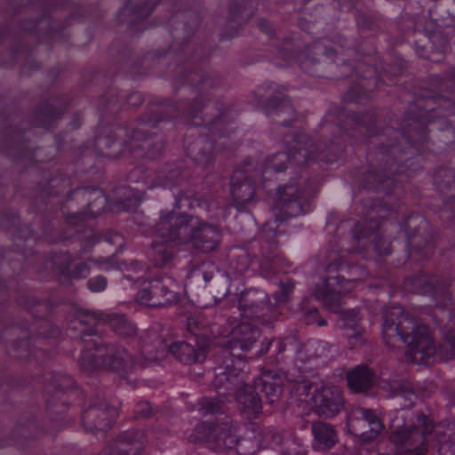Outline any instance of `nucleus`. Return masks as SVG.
<instances>
[{"label":"nucleus","instance_id":"obj_1","mask_svg":"<svg viewBox=\"0 0 455 455\" xmlns=\"http://www.w3.org/2000/svg\"><path fill=\"white\" fill-rule=\"evenodd\" d=\"M156 235L165 243L192 242L196 248L205 252L213 251L220 239L216 226L204 223L197 217L174 212L161 216L156 226Z\"/></svg>","mask_w":455,"mask_h":455},{"label":"nucleus","instance_id":"obj_2","mask_svg":"<svg viewBox=\"0 0 455 455\" xmlns=\"http://www.w3.org/2000/svg\"><path fill=\"white\" fill-rule=\"evenodd\" d=\"M383 333L385 337L398 335L412 352L423 357L431 356L435 352L428 328L418 323L400 307H393L386 313Z\"/></svg>","mask_w":455,"mask_h":455},{"label":"nucleus","instance_id":"obj_3","mask_svg":"<svg viewBox=\"0 0 455 455\" xmlns=\"http://www.w3.org/2000/svg\"><path fill=\"white\" fill-rule=\"evenodd\" d=\"M135 368L133 356L124 347L87 340V371L106 370L125 377Z\"/></svg>","mask_w":455,"mask_h":455},{"label":"nucleus","instance_id":"obj_4","mask_svg":"<svg viewBox=\"0 0 455 455\" xmlns=\"http://www.w3.org/2000/svg\"><path fill=\"white\" fill-rule=\"evenodd\" d=\"M435 428L432 419L419 414L412 425L395 432V442L406 455H426Z\"/></svg>","mask_w":455,"mask_h":455},{"label":"nucleus","instance_id":"obj_5","mask_svg":"<svg viewBox=\"0 0 455 455\" xmlns=\"http://www.w3.org/2000/svg\"><path fill=\"white\" fill-rule=\"evenodd\" d=\"M299 389L301 395H309L312 389L311 384L303 383ZM315 411L325 418H332L342 410L344 400L341 390L336 386H319L314 388L310 399Z\"/></svg>","mask_w":455,"mask_h":455},{"label":"nucleus","instance_id":"obj_6","mask_svg":"<svg viewBox=\"0 0 455 455\" xmlns=\"http://www.w3.org/2000/svg\"><path fill=\"white\" fill-rule=\"evenodd\" d=\"M175 283L170 278H156L143 283L138 291L137 301L147 307H165L178 300L173 290Z\"/></svg>","mask_w":455,"mask_h":455},{"label":"nucleus","instance_id":"obj_7","mask_svg":"<svg viewBox=\"0 0 455 455\" xmlns=\"http://www.w3.org/2000/svg\"><path fill=\"white\" fill-rule=\"evenodd\" d=\"M312 148L311 139L306 134H300L293 141L288 154L278 153L267 160L264 172H281L286 168L287 161L295 164H304L308 158H311Z\"/></svg>","mask_w":455,"mask_h":455},{"label":"nucleus","instance_id":"obj_8","mask_svg":"<svg viewBox=\"0 0 455 455\" xmlns=\"http://www.w3.org/2000/svg\"><path fill=\"white\" fill-rule=\"evenodd\" d=\"M349 426L355 430H363L360 435L367 440L375 438L384 428L381 419L371 409L354 408L348 418Z\"/></svg>","mask_w":455,"mask_h":455},{"label":"nucleus","instance_id":"obj_9","mask_svg":"<svg viewBox=\"0 0 455 455\" xmlns=\"http://www.w3.org/2000/svg\"><path fill=\"white\" fill-rule=\"evenodd\" d=\"M301 195V191L294 184L278 188L276 206L273 209V214L276 221L285 220L299 212L300 205L298 201Z\"/></svg>","mask_w":455,"mask_h":455},{"label":"nucleus","instance_id":"obj_10","mask_svg":"<svg viewBox=\"0 0 455 455\" xmlns=\"http://www.w3.org/2000/svg\"><path fill=\"white\" fill-rule=\"evenodd\" d=\"M358 282L346 280L343 276L328 277L326 290L315 291V297L321 300L330 310L336 311L339 307V293H347L355 289Z\"/></svg>","mask_w":455,"mask_h":455},{"label":"nucleus","instance_id":"obj_11","mask_svg":"<svg viewBox=\"0 0 455 455\" xmlns=\"http://www.w3.org/2000/svg\"><path fill=\"white\" fill-rule=\"evenodd\" d=\"M259 336V331L251 323L245 322L241 323L231 331V339L228 341L230 353L234 356L241 357L240 354H235V350L239 348L243 352L249 351Z\"/></svg>","mask_w":455,"mask_h":455},{"label":"nucleus","instance_id":"obj_12","mask_svg":"<svg viewBox=\"0 0 455 455\" xmlns=\"http://www.w3.org/2000/svg\"><path fill=\"white\" fill-rule=\"evenodd\" d=\"M143 448V435L136 431H130L116 440L105 452L107 455H140Z\"/></svg>","mask_w":455,"mask_h":455},{"label":"nucleus","instance_id":"obj_13","mask_svg":"<svg viewBox=\"0 0 455 455\" xmlns=\"http://www.w3.org/2000/svg\"><path fill=\"white\" fill-rule=\"evenodd\" d=\"M236 400L242 413L248 419L257 417L262 410L261 400L251 386L240 387Z\"/></svg>","mask_w":455,"mask_h":455},{"label":"nucleus","instance_id":"obj_14","mask_svg":"<svg viewBox=\"0 0 455 455\" xmlns=\"http://www.w3.org/2000/svg\"><path fill=\"white\" fill-rule=\"evenodd\" d=\"M311 429L314 436L312 446L315 450L326 451L336 444L338 436L333 426L323 421H315L312 424Z\"/></svg>","mask_w":455,"mask_h":455},{"label":"nucleus","instance_id":"obj_15","mask_svg":"<svg viewBox=\"0 0 455 455\" xmlns=\"http://www.w3.org/2000/svg\"><path fill=\"white\" fill-rule=\"evenodd\" d=\"M237 444L235 427L229 423H221L214 426L212 431V449L216 451L231 450Z\"/></svg>","mask_w":455,"mask_h":455},{"label":"nucleus","instance_id":"obj_16","mask_svg":"<svg viewBox=\"0 0 455 455\" xmlns=\"http://www.w3.org/2000/svg\"><path fill=\"white\" fill-rule=\"evenodd\" d=\"M256 387L264 393L269 403H274L282 395L283 378L273 371L265 372L256 383Z\"/></svg>","mask_w":455,"mask_h":455},{"label":"nucleus","instance_id":"obj_17","mask_svg":"<svg viewBox=\"0 0 455 455\" xmlns=\"http://www.w3.org/2000/svg\"><path fill=\"white\" fill-rule=\"evenodd\" d=\"M347 383L354 392H363L369 389L374 383V375L364 365H358L347 373Z\"/></svg>","mask_w":455,"mask_h":455},{"label":"nucleus","instance_id":"obj_18","mask_svg":"<svg viewBox=\"0 0 455 455\" xmlns=\"http://www.w3.org/2000/svg\"><path fill=\"white\" fill-rule=\"evenodd\" d=\"M435 438L438 442L437 455H455V425H437Z\"/></svg>","mask_w":455,"mask_h":455},{"label":"nucleus","instance_id":"obj_19","mask_svg":"<svg viewBox=\"0 0 455 455\" xmlns=\"http://www.w3.org/2000/svg\"><path fill=\"white\" fill-rule=\"evenodd\" d=\"M169 349L179 361L185 364L195 363L204 358V351H197L186 342L172 343Z\"/></svg>","mask_w":455,"mask_h":455},{"label":"nucleus","instance_id":"obj_20","mask_svg":"<svg viewBox=\"0 0 455 455\" xmlns=\"http://www.w3.org/2000/svg\"><path fill=\"white\" fill-rule=\"evenodd\" d=\"M243 372L236 367L227 366L225 371L216 373L214 386L217 388L224 387L226 390H234L243 381Z\"/></svg>","mask_w":455,"mask_h":455},{"label":"nucleus","instance_id":"obj_21","mask_svg":"<svg viewBox=\"0 0 455 455\" xmlns=\"http://www.w3.org/2000/svg\"><path fill=\"white\" fill-rule=\"evenodd\" d=\"M90 416L96 418L95 427L105 431L109 428L118 416V411L114 407L101 405L100 408H90Z\"/></svg>","mask_w":455,"mask_h":455},{"label":"nucleus","instance_id":"obj_22","mask_svg":"<svg viewBox=\"0 0 455 455\" xmlns=\"http://www.w3.org/2000/svg\"><path fill=\"white\" fill-rule=\"evenodd\" d=\"M107 199L103 193L94 188H87V216L96 217L105 211Z\"/></svg>","mask_w":455,"mask_h":455},{"label":"nucleus","instance_id":"obj_23","mask_svg":"<svg viewBox=\"0 0 455 455\" xmlns=\"http://www.w3.org/2000/svg\"><path fill=\"white\" fill-rule=\"evenodd\" d=\"M108 326L119 336L132 337L136 334V327L124 315L109 314Z\"/></svg>","mask_w":455,"mask_h":455},{"label":"nucleus","instance_id":"obj_24","mask_svg":"<svg viewBox=\"0 0 455 455\" xmlns=\"http://www.w3.org/2000/svg\"><path fill=\"white\" fill-rule=\"evenodd\" d=\"M344 321L346 326L353 332L348 333L349 345L351 347H355L363 344V339L362 337V331L356 326L358 321V313L355 310H350L346 313Z\"/></svg>","mask_w":455,"mask_h":455},{"label":"nucleus","instance_id":"obj_25","mask_svg":"<svg viewBox=\"0 0 455 455\" xmlns=\"http://www.w3.org/2000/svg\"><path fill=\"white\" fill-rule=\"evenodd\" d=\"M109 314L98 310H87V334L98 333L108 325Z\"/></svg>","mask_w":455,"mask_h":455},{"label":"nucleus","instance_id":"obj_26","mask_svg":"<svg viewBox=\"0 0 455 455\" xmlns=\"http://www.w3.org/2000/svg\"><path fill=\"white\" fill-rule=\"evenodd\" d=\"M213 429L214 426L202 422L196 427L188 439L192 443L207 442L212 446Z\"/></svg>","mask_w":455,"mask_h":455},{"label":"nucleus","instance_id":"obj_27","mask_svg":"<svg viewBox=\"0 0 455 455\" xmlns=\"http://www.w3.org/2000/svg\"><path fill=\"white\" fill-rule=\"evenodd\" d=\"M178 175L179 173L177 171L164 168L156 174L149 187L152 188L157 187H169L176 182Z\"/></svg>","mask_w":455,"mask_h":455},{"label":"nucleus","instance_id":"obj_28","mask_svg":"<svg viewBox=\"0 0 455 455\" xmlns=\"http://www.w3.org/2000/svg\"><path fill=\"white\" fill-rule=\"evenodd\" d=\"M427 282V276L421 275L414 280L407 279L404 282V287L408 291L414 293H427L432 292L433 287L431 284H423Z\"/></svg>","mask_w":455,"mask_h":455},{"label":"nucleus","instance_id":"obj_29","mask_svg":"<svg viewBox=\"0 0 455 455\" xmlns=\"http://www.w3.org/2000/svg\"><path fill=\"white\" fill-rule=\"evenodd\" d=\"M293 114V108L288 100H272L268 105V115L281 116Z\"/></svg>","mask_w":455,"mask_h":455},{"label":"nucleus","instance_id":"obj_30","mask_svg":"<svg viewBox=\"0 0 455 455\" xmlns=\"http://www.w3.org/2000/svg\"><path fill=\"white\" fill-rule=\"evenodd\" d=\"M221 402L219 399L205 398L201 402V408L205 413L219 412L221 409Z\"/></svg>","mask_w":455,"mask_h":455},{"label":"nucleus","instance_id":"obj_31","mask_svg":"<svg viewBox=\"0 0 455 455\" xmlns=\"http://www.w3.org/2000/svg\"><path fill=\"white\" fill-rule=\"evenodd\" d=\"M89 289L92 291L97 292L103 291L107 286V280L103 276H97L92 278L88 283Z\"/></svg>","mask_w":455,"mask_h":455},{"label":"nucleus","instance_id":"obj_32","mask_svg":"<svg viewBox=\"0 0 455 455\" xmlns=\"http://www.w3.org/2000/svg\"><path fill=\"white\" fill-rule=\"evenodd\" d=\"M382 389L389 392L390 394L396 395L402 392V387L397 381L387 382L383 381L380 384Z\"/></svg>","mask_w":455,"mask_h":455},{"label":"nucleus","instance_id":"obj_33","mask_svg":"<svg viewBox=\"0 0 455 455\" xmlns=\"http://www.w3.org/2000/svg\"><path fill=\"white\" fill-rule=\"evenodd\" d=\"M159 0H147L143 3V5L139 10V14L141 17H148L152 10L153 7L158 3Z\"/></svg>","mask_w":455,"mask_h":455},{"label":"nucleus","instance_id":"obj_34","mask_svg":"<svg viewBox=\"0 0 455 455\" xmlns=\"http://www.w3.org/2000/svg\"><path fill=\"white\" fill-rule=\"evenodd\" d=\"M157 252L162 255V262L160 265L164 264L172 256V254L169 253L164 247H159L157 249Z\"/></svg>","mask_w":455,"mask_h":455},{"label":"nucleus","instance_id":"obj_35","mask_svg":"<svg viewBox=\"0 0 455 455\" xmlns=\"http://www.w3.org/2000/svg\"><path fill=\"white\" fill-rule=\"evenodd\" d=\"M248 302H249L248 295H244L243 297H242V299L239 301V307L242 311H246V309L248 307V305H247Z\"/></svg>","mask_w":455,"mask_h":455},{"label":"nucleus","instance_id":"obj_36","mask_svg":"<svg viewBox=\"0 0 455 455\" xmlns=\"http://www.w3.org/2000/svg\"><path fill=\"white\" fill-rule=\"evenodd\" d=\"M243 187H249L247 184H241V185H238L235 181H233V184H232V193L235 196H238L239 197V195L237 193V190L238 188H242Z\"/></svg>","mask_w":455,"mask_h":455},{"label":"nucleus","instance_id":"obj_37","mask_svg":"<svg viewBox=\"0 0 455 455\" xmlns=\"http://www.w3.org/2000/svg\"><path fill=\"white\" fill-rule=\"evenodd\" d=\"M98 140V144H99V145L104 144V145H106V146H108V139H106V138H100H100H98V140Z\"/></svg>","mask_w":455,"mask_h":455},{"label":"nucleus","instance_id":"obj_38","mask_svg":"<svg viewBox=\"0 0 455 455\" xmlns=\"http://www.w3.org/2000/svg\"><path fill=\"white\" fill-rule=\"evenodd\" d=\"M259 25L260 28H261L265 33H268V31H267V22H265V21H260Z\"/></svg>","mask_w":455,"mask_h":455},{"label":"nucleus","instance_id":"obj_39","mask_svg":"<svg viewBox=\"0 0 455 455\" xmlns=\"http://www.w3.org/2000/svg\"><path fill=\"white\" fill-rule=\"evenodd\" d=\"M326 324V321L324 319H319L318 320V325L319 326H324Z\"/></svg>","mask_w":455,"mask_h":455},{"label":"nucleus","instance_id":"obj_40","mask_svg":"<svg viewBox=\"0 0 455 455\" xmlns=\"http://www.w3.org/2000/svg\"><path fill=\"white\" fill-rule=\"evenodd\" d=\"M159 356L158 355H156V356H152L150 357L151 360H155V359H157Z\"/></svg>","mask_w":455,"mask_h":455},{"label":"nucleus","instance_id":"obj_41","mask_svg":"<svg viewBox=\"0 0 455 455\" xmlns=\"http://www.w3.org/2000/svg\"><path fill=\"white\" fill-rule=\"evenodd\" d=\"M149 415H150V411H148V412H146V413H145V416H146V417H148V416H149Z\"/></svg>","mask_w":455,"mask_h":455},{"label":"nucleus","instance_id":"obj_42","mask_svg":"<svg viewBox=\"0 0 455 455\" xmlns=\"http://www.w3.org/2000/svg\"><path fill=\"white\" fill-rule=\"evenodd\" d=\"M144 351H145L146 353H148V349L147 347H144Z\"/></svg>","mask_w":455,"mask_h":455},{"label":"nucleus","instance_id":"obj_43","mask_svg":"<svg viewBox=\"0 0 455 455\" xmlns=\"http://www.w3.org/2000/svg\"><path fill=\"white\" fill-rule=\"evenodd\" d=\"M93 239L94 240H98L99 239V235H96Z\"/></svg>","mask_w":455,"mask_h":455}]
</instances>
